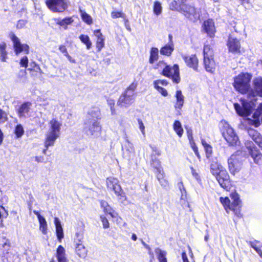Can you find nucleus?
I'll return each instance as SVG.
<instances>
[{"instance_id": "f257e3e1", "label": "nucleus", "mask_w": 262, "mask_h": 262, "mask_svg": "<svg viewBox=\"0 0 262 262\" xmlns=\"http://www.w3.org/2000/svg\"><path fill=\"white\" fill-rule=\"evenodd\" d=\"M230 197L232 202L228 197H220V201L226 213L229 214L230 212H232L237 217H241L242 216L241 213L242 203L239 195L235 192L232 193L230 194Z\"/></svg>"}, {"instance_id": "f03ea898", "label": "nucleus", "mask_w": 262, "mask_h": 262, "mask_svg": "<svg viewBox=\"0 0 262 262\" xmlns=\"http://www.w3.org/2000/svg\"><path fill=\"white\" fill-rule=\"evenodd\" d=\"M210 170L212 174L215 176L217 181L222 187L226 190L230 188L229 176L227 171L224 169L221 165L217 163L216 160L212 161L210 165Z\"/></svg>"}, {"instance_id": "7ed1b4c3", "label": "nucleus", "mask_w": 262, "mask_h": 262, "mask_svg": "<svg viewBox=\"0 0 262 262\" xmlns=\"http://www.w3.org/2000/svg\"><path fill=\"white\" fill-rule=\"evenodd\" d=\"M61 123L55 119L50 121L49 130L46 134V146H53L55 141L60 136Z\"/></svg>"}, {"instance_id": "20e7f679", "label": "nucleus", "mask_w": 262, "mask_h": 262, "mask_svg": "<svg viewBox=\"0 0 262 262\" xmlns=\"http://www.w3.org/2000/svg\"><path fill=\"white\" fill-rule=\"evenodd\" d=\"M252 75L248 73H241L234 78L233 86L241 94H246L250 89Z\"/></svg>"}, {"instance_id": "39448f33", "label": "nucleus", "mask_w": 262, "mask_h": 262, "mask_svg": "<svg viewBox=\"0 0 262 262\" xmlns=\"http://www.w3.org/2000/svg\"><path fill=\"white\" fill-rule=\"evenodd\" d=\"M97 112L94 114L89 112L85 121L83 129L88 135L97 136L101 130L99 122L97 121Z\"/></svg>"}, {"instance_id": "423d86ee", "label": "nucleus", "mask_w": 262, "mask_h": 262, "mask_svg": "<svg viewBox=\"0 0 262 262\" xmlns=\"http://www.w3.org/2000/svg\"><path fill=\"white\" fill-rule=\"evenodd\" d=\"M157 66L158 68H163L162 74L164 76L171 78L176 83L180 82L179 68L178 64H174L171 67L166 65L163 61H160Z\"/></svg>"}, {"instance_id": "0eeeda50", "label": "nucleus", "mask_w": 262, "mask_h": 262, "mask_svg": "<svg viewBox=\"0 0 262 262\" xmlns=\"http://www.w3.org/2000/svg\"><path fill=\"white\" fill-rule=\"evenodd\" d=\"M214 54L212 49L209 45H205L204 48V64L206 70L213 73L215 69V62L214 60Z\"/></svg>"}, {"instance_id": "6e6552de", "label": "nucleus", "mask_w": 262, "mask_h": 262, "mask_svg": "<svg viewBox=\"0 0 262 262\" xmlns=\"http://www.w3.org/2000/svg\"><path fill=\"white\" fill-rule=\"evenodd\" d=\"M106 183L107 188L114 191L118 201L123 203L126 200V197L119 184L118 180L114 177H109L106 179Z\"/></svg>"}, {"instance_id": "1a4fd4ad", "label": "nucleus", "mask_w": 262, "mask_h": 262, "mask_svg": "<svg viewBox=\"0 0 262 262\" xmlns=\"http://www.w3.org/2000/svg\"><path fill=\"white\" fill-rule=\"evenodd\" d=\"M224 127L223 135L226 141L231 146L238 145L240 142L233 129L227 122H225Z\"/></svg>"}, {"instance_id": "9d476101", "label": "nucleus", "mask_w": 262, "mask_h": 262, "mask_svg": "<svg viewBox=\"0 0 262 262\" xmlns=\"http://www.w3.org/2000/svg\"><path fill=\"white\" fill-rule=\"evenodd\" d=\"M68 0H46L48 9L53 12L62 13L68 7Z\"/></svg>"}, {"instance_id": "9b49d317", "label": "nucleus", "mask_w": 262, "mask_h": 262, "mask_svg": "<svg viewBox=\"0 0 262 262\" xmlns=\"http://www.w3.org/2000/svg\"><path fill=\"white\" fill-rule=\"evenodd\" d=\"M9 37L12 41L14 52L16 55H18L24 52L25 54H29V46L25 43H21L18 37H17L13 32L9 34Z\"/></svg>"}, {"instance_id": "f8f14e48", "label": "nucleus", "mask_w": 262, "mask_h": 262, "mask_svg": "<svg viewBox=\"0 0 262 262\" xmlns=\"http://www.w3.org/2000/svg\"><path fill=\"white\" fill-rule=\"evenodd\" d=\"M240 154L241 152H237L232 155L228 159L229 169L233 174L238 172L242 168V156Z\"/></svg>"}, {"instance_id": "ddd939ff", "label": "nucleus", "mask_w": 262, "mask_h": 262, "mask_svg": "<svg viewBox=\"0 0 262 262\" xmlns=\"http://www.w3.org/2000/svg\"><path fill=\"white\" fill-rule=\"evenodd\" d=\"M181 13L192 22L196 21L200 17L199 11L193 6L187 4L185 3L182 6V10Z\"/></svg>"}, {"instance_id": "4468645a", "label": "nucleus", "mask_w": 262, "mask_h": 262, "mask_svg": "<svg viewBox=\"0 0 262 262\" xmlns=\"http://www.w3.org/2000/svg\"><path fill=\"white\" fill-rule=\"evenodd\" d=\"M234 106L236 113L239 116H248L251 113L252 108L254 106V102L252 100L243 101L242 102V105L238 103H234Z\"/></svg>"}, {"instance_id": "2eb2a0df", "label": "nucleus", "mask_w": 262, "mask_h": 262, "mask_svg": "<svg viewBox=\"0 0 262 262\" xmlns=\"http://www.w3.org/2000/svg\"><path fill=\"white\" fill-rule=\"evenodd\" d=\"M31 102H26L21 104L17 110L18 117L21 119H25L31 115Z\"/></svg>"}, {"instance_id": "dca6fc26", "label": "nucleus", "mask_w": 262, "mask_h": 262, "mask_svg": "<svg viewBox=\"0 0 262 262\" xmlns=\"http://www.w3.org/2000/svg\"><path fill=\"white\" fill-rule=\"evenodd\" d=\"M227 45L229 52L232 53L239 52L241 49L239 40L232 35L229 36Z\"/></svg>"}, {"instance_id": "f3484780", "label": "nucleus", "mask_w": 262, "mask_h": 262, "mask_svg": "<svg viewBox=\"0 0 262 262\" xmlns=\"http://www.w3.org/2000/svg\"><path fill=\"white\" fill-rule=\"evenodd\" d=\"M178 186L181 192V196L180 198V203L182 207L184 209H189V211H191V209L190 207L189 203L187 199L186 192L183 186L182 182H180L178 184Z\"/></svg>"}, {"instance_id": "a211bd4d", "label": "nucleus", "mask_w": 262, "mask_h": 262, "mask_svg": "<svg viewBox=\"0 0 262 262\" xmlns=\"http://www.w3.org/2000/svg\"><path fill=\"white\" fill-rule=\"evenodd\" d=\"M182 58L188 67L193 69L194 71H198L199 61L195 55L188 56L183 55Z\"/></svg>"}, {"instance_id": "6ab92c4d", "label": "nucleus", "mask_w": 262, "mask_h": 262, "mask_svg": "<svg viewBox=\"0 0 262 262\" xmlns=\"http://www.w3.org/2000/svg\"><path fill=\"white\" fill-rule=\"evenodd\" d=\"M130 86H129L127 90L120 97L118 104L121 106L127 107L129 106L131 102Z\"/></svg>"}, {"instance_id": "aec40b11", "label": "nucleus", "mask_w": 262, "mask_h": 262, "mask_svg": "<svg viewBox=\"0 0 262 262\" xmlns=\"http://www.w3.org/2000/svg\"><path fill=\"white\" fill-rule=\"evenodd\" d=\"M100 206L105 213L109 214L113 219H117L118 213L114 210L106 201H101Z\"/></svg>"}, {"instance_id": "412c9836", "label": "nucleus", "mask_w": 262, "mask_h": 262, "mask_svg": "<svg viewBox=\"0 0 262 262\" xmlns=\"http://www.w3.org/2000/svg\"><path fill=\"white\" fill-rule=\"evenodd\" d=\"M203 27L206 32L210 37H213L215 32L214 23L212 19H209L204 22Z\"/></svg>"}, {"instance_id": "4be33fe9", "label": "nucleus", "mask_w": 262, "mask_h": 262, "mask_svg": "<svg viewBox=\"0 0 262 262\" xmlns=\"http://www.w3.org/2000/svg\"><path fill=\"white\" fill-rule=\"evenodd\" d=\"M249 152L255 163L258 165L262 164V155L256 147H250Z\"/></svg>"}, {"instance_id": "5701e85b", "label": "nucleus", "mask_w": 262, "mask_h": 262, "mask_svg": "<svg viewBox=\"0 0 262 262\" xmlns=\"http://www.w3.org/2000/svg\"><path fill=\"white\" fill-rule=\"evenodd\" d=\"M94 34L97 37L96 49L98 52H100L104 46V37L101 34L100 30H96Z\"/></svg>"}, {"instance_id": "b1692460", "label": "nucleus", "mask_w": 262, "mask_h": 262, "mask_svg": "<svg viewBox=\"0 0 262 262\" xmlns=\"http://www.w3.org/2000/svg\"><path fill=\"white\" fill-rule=\"evenodd\" d=\"M75 250L76 254L82 258L86 257L88 250L82 243H77L75 241Z\"/></svg>"}, {"instance_id": "393cba45", "label": "nucleus", "mask_w": 262, "mask_h": 262, "mask_svg": "<svg viewBox=\"0 0 262 262\" xmlns=\"http://www.w3.org/2000/svg\"><path fill=\"white\" fill-rule=\"evenodd\" d=\"M56 257L58 262H68L66 257V250L62 246H59L56 250Z\"/></svg>"}, {"instance_id": "a878e982", "label": "nucleus", "mask_w": 262, "mask_h": 262, "mask_svg": "<svg viewBox=\"0 0 262 262\" xmlns=\"http://www.w3.org/2000/svg\"><path fill=\"white\" fill-rule=\"evenodd\" d=\"M262 114V103L258 106L257 111L254 113L253 115V120L250 121V123L255 126V127H258L260 124V120L259 117L260 115Z\"/></svg>"}, {"instance_id": "bb28decb", "label": "nucleus", "mask_w": 262, "mask_h": 262, "mask_svg": "<svg viewBox=\"0 0 262 262\" xmlns=\"http://www.w3.org/2000/svg\"><path fill=\"white\" fill-rule=\"evenodd\" d=\"M176 102L174 104L176 109L181 110L184 103V97L182 94L181 91L177 90L175 94Z\"/></svg>"}, {"instance_id": "cd10ccee", "label": "nucleus", "mask_w": 262, "mask_h": 262, "mask_svg": "<svg viewBox=\"0 0 262 262\" xmlns=\"http://www.w3.org/2000/svg\"><path fill=\"white\" fill-rule=\"evenodd\" d=\"M254 93L262 97V78H256L253 81Z\"/></svg>"}, {"instance_id": "c85d7f7f", "label": "nucleus", "mask_w": 262, "mask_h": 262, "mask_svg": "<svg viewBox=\"0 0 262 262\" xmlns=\"http://www.w3.org/2000/svg\"><path fill=\"white\" fill-rule=\"evenodd\" d=\"M248 133L249 136L257 144L262 141V136L256 130L253 129H249L248 130Z\"/></svg>"}, {"instance_id": "c756f323", "label": "nucleus", "mask_w": 262, "mask_h": 262, "mask_svg": "<svg viewBox=\"0 0 262 262\" xmlns=\"http://www.w3.org/2000/svg\"><path fill=\"white\" fill-rule=\"evenodd\" d=\"M174 50L173 43L171 41L169 43L166 45L160 50V53L167 56H170Z\"/></svg>"}, {"instance_id": "7c9ffc66", "label": "nucleus", "mask_w": 262, "mask_h": 262, "mask_svg": "<svg viewBox=\"0 0 262 262\" xmlns=\"http://www.w3.org/2000/svg\"><path fill=\"white\" fill-rule=\"evenodd\" d=\"M54 21L56 24L63 27L64 29H67V26L71 24L73 22V19L72 17H66L62 19L55 18Z\"/></svg>"}, {"instance_id": "2f4dec72", "label": "nucleus", "mask_w": 262, "mask_h": 262, "mask_svg": "<svg viewBox=\"0 0 262 262\" xmlns=\"http://www.w3.org/2000/svg\"><path fill=\"white\" fill-rule=\"evenodd\" d=\"M184 0H182L181 4H179L176 1H172L169 4V8L172 11H176L181 12L182 10V6L184 5Z\"/></svg>"}, {"instance_id": "473e14b6", "label": "nucleus", "mask_w": 262, "mask_h": 262, "mask_svg": "<svg viewBox=\"0 0 262 262\" xmlns=\"http://www.w3.org/2000/svg\"><path fill=\"white\" fill-rule=\"evenodd\" d=\"M111 16L113 18L122 17L124 19V24L126 29L128 30H130L129 21L125 19V15L121 12L113 11L111 13Z\"/></svg>"}, {"instance_id": "72a5a7b5", "label": "nucleus", "mask_w": 262, "mask_h": 262, "mask_svg": "<svg viewBox=\"0 0 262 262\" xmlns=\"http://www.w3.org/2000/svg\"><path fill=\"white\" fill-rule=\"evenodd\" d=\"M152 9L155 15L156 16L161 15L163 11L162 3L158 1H155L153 3Z\"/></svg>"}, {"instance_id": "f704fd0d", "label": "nucleus", "mask_w": 262, "mask_h": 262, "mask_svg": "<svg viewBox=\"0 0 262 262\" xmlns=\"http://www.w3.org/2000/svg\"><path fill=\"white\" fill-rule=\"evenodd\" d=\"M151 165L155 169L156 171L155 172L156 173V174L157 173L163 172V170L161 167L160 162L158 159L151 158Z\"/></svg>"}, {"instance_id": "c9c22d12", "label": "nucleus", "mask_w": 262, "mask_h": 262, "mask_svg": "<svg viewBox=\"0 0 262 262\" xmlns=\"http://www.w3.org/2000/svg\"><path fill=\"white\" fill-rule=\"evenodd\" d=\"M6 43L5 42H0V58L2 61L5 62L7 58V52L6 50Z\"/></svg>"}, {"instance_id": "e433bc0d", "label": "nucleus", "mask_w": 262, "mask_h": 262, "mask_svg": "<svg viewBox=\"0 0 262 262\" xmlns=\"http://www.w3.org/2000/svg\"><path fill=\"white\" fill-rule=\"evenodd\" d=\"M173 128L179 137H181L183 134V129L182 124L179 121H175L173 124Z\"/></svg>"}, {"instance_id": "4c0bfd02", "label": "nucleus", "mask_w": 262, "mask_h": 262, "mask_svg": "<svg viewBox=\"0 0 262 262\" xmlns=\"http://www.w3.org/2000/svg\"><path fill=\"white\" fill-rule=\"evenodd\" d=\"M159 50L157 48H152L150 52V57L149 61L150 63H153L158 60Z\"/></svg>"}, {"instance_id": "58836bf2", "label": "nucleus", "mask_w": 262, "mask_h": 262, "mask_svg": "<svg viewBox=\"0 0 262 262\" xmlns=\"http://www.w3.org/2000/svg\"><path fill=\"white\" fill-rule=\"evenodd\" d=\"M79 38L80 41L86 46L88 50L91 48L92 43L90 40V37L88 35L83 34L80 35Z\"/></svg>"}, {"instance_id": "ea45409f", "label": "nucleus", "mask_w": 262, "mask_h": 262, "mask_svg": "<svg viewBox=\"0 0 262 262\" xmlns=\"http://www.w3.org/2000/svg\"><path fill=\"white\" fill-rule=\"evenodd\" d=\"M157 178L160 183L161 185L163 187H166L168 186V181L165 179V175L164 171L161 173H157L156 174Z\"/></svg>"}, {"instance_id": "a19ab883", "label": "nucleus", "mask_w": 262, "mask_h": 262, "mask_svg": "<svg viewBox=\"0 0 262 262\" xmlns=\"http://www.w3.org/2000/svg\"><path fill=\"white\" fill-rule=\"evenodd\" d=\"M202 144L206 151L207 158H209L212 152V146L208 144L204 139H202Z\"/></svg>"}, {"instance_id": "79ce46f5", "label": "nucleus", "mask_w": 262, "mask_h": 262, "mask_svg": "<svg viewBox=\"0 0 262 262\" xmlns=\"http://www.w3.org/2000/svg\"><path fill=\"white\" fill-rule=\"evenodd\" d=\"M81 16L82 20L88 25L92 23V18L91 16L84 11L80 10Z\"/></svg>"}, {"instance_id": "37998d69", "label": "nucleus", "mask_w": 262, "mask_h": 262, "mask_svg": "<svg viewBox=\"0 0 262 262\" xmlns=\"http://www.w3.org/2000/svg\"><path fill=\"white\" fill-rule=\"evenodd\" d=\"M156 253L158 254V258L159 262H167L166 253L159 249L156 250Z\"/></svg>"}, {"instance_id": "c03bdc74", "label": "nucleus", "mask_w": 262, "mask_h": 262, "mask_svg": "<svg viewBox=\"0 0 262 262\" xmlns=\"http://www.w3.org/2000/svg\"><path fill=\"white\" fill-rule=\"evenodd\" d=\"M30 66L31 68H29L28 70L32 72H35L36 73H41V69L40 67L35 62H31L30 63Z\"/></svg>"}, {"instance_id": "a18cd8bd", "label": "nucleus", "mask_w": 262, "mask_h": 262, "mask_svg": "<svg viewBox=\"0 0 262 262\" xmlns=\"http://www.w3.org/2000/svg\"><path fill=\"white\" fill-rule=\"evenodd\" d=\"M24 133V128L21 125H17L15 129V133L17 137H20Z\"/></svg>"}, {"instance_id": "49530a36", "label": "nucleus", "mask_w": 262, "mask_h": 262, "mask_svg": "<svg viewBox=\"0 0 262 262\" xmlns=\"http://www.w3.org/2000/svg\"><path fill=\"white\" fill-rule=\"evenodd\" d=\"M38 220L39 223L40 228L41 229H47V223L45 218L42 216L38 219Z\"/></svg>"}, {"instance_id": "de8ad7c7", "label": "nucleus", "mask_w": 262, "mask_h": 262, "mask_svg": "<svg viewBox=\"0 0 262 262\" xmlns=\"http://www.w3.org/2000/svg\"><path fill=\"white\" fill-rule=\"evenodd\" d=\"M28 58L26 56H23L19 62L20 67L27 68L28 66Z\"/></svg>"}, {"instance_id": "09e8293b", "label": "nucleus", "mask_w": 262, "mask_h": 262, "mask_svg": "<svg viewBox=\"0 0 262 262\" xmlns=\"http://www.w3.org/2000/svg\"><path fill=\"white\" fill-rule=\"evenodd\" d=\"M189 142L190 146L192 148V149H193V151L194 152L195 155L199 158L200 155L199 153L198 149L195 145L194 140L189 141Z\"/></svg>"}, {"instance_id": "8fccbe9b", "label": "nucleus", "mask_w": 262, "mask_h": 262, "mask_svg": "<svg viewBox=\"0 0 262 262\" xmlns=\"http://www.w3.org/2000/svg\"><path fill=\"white\" fill-rule=\"evenodd\" d=\"M54 224L56 229H63L61 225V222L60 219L57 217L54 218Z\"/></svg>"}, {"instance_id": "3c124183", "label": "nucleus", "mask_w": 262, "mask_h": 262, "mask_svg": "<svg viewBox=\"0 0 262 262\" xmlns=\"http://www.w3.org/2000/svg\"><path fill=\"white\" fill-rule=\"evenodd\" d=\"M155 88L162 95L164 96H167L168 95V93L166 89L163 88L159 85L155 86Z\"/></svg>"}, {"instance_id": "603ef678", "label": "nucleus", "mask_w": 262, "mask_h": 262, "mask_svg": "<svg viewBox=\"0 0 262 262\" xmlns=\"http://www.w3.org/2000/svg\"><path fill=\"white\" fill-rule=\"evenodd\" d=\"M107 104L110 106L111 111L112 115H114L115 114V111L114 108V106L115 105V101L113 99H108L107 100Z\"/></svg>"}, {"instance_id": "864d4df0", "label": "nucleus", "mask_w": 262, "mask_h": 262, "mask_svg": "<svg viewBox=\"0 0 262 262\" xmlns=\"http://www.w3.org/2000/svg\"><path fill=\"white\" fill-rule=\"evenodd\" d=\"M7 120V115L3 111L0 110V123L4 122Z\"/></svg>"}, {"instance_id": "5fc2aeb1", "label": "nucleus", "mask_w": 262, "mask_h": 262, "mask_svg": "<svg viewBox=\"0 0 262 262\" xmlns=\"http://www.w3.org/2000/svg\"><path fill=\"white\" fill-rule=\"evenodd\" d=\"M100 219H101V222L102 223L103 228H108L109 227V223H108L107 219L103 216H101Z\"/></svg>"}, {"instance_id": "6e6d98bb", "label": "nucleus", "mask_w": 262, "mask_h": 262, "mask_svg": "<svg viewBox=\"0 0 262 262\" xmlns=\"http://www.w3.org/2000/svg\"><path fill=\"white\" fill-rule=\"evenodd\" d=\"M27 21L25 20L21 19L19 20L17 24L16 27L18 29H22L27 24Z\"/></svg>"}, {"instance_id": "4d7b16f0", "label": "nucleus", "mask_w": 262, "mask_h": 262, "mask_svg": "<svg viewBox=\"0 0 262 262\" xmlns=\"http://www.w3.org/2000/svg\"><path fill=\"white\" fill-rule=\"evenodd\" d=\"M56 234L58 240L59 242H61V239L63 238V230H56Z\"/></svg>"}, {"instance_id": "13d9d810", "label": "nucleus", "mask_w": 262, "mask_h": 262, "mask_svg": "<svg viewBox=\"0 0 262 262\" xmlns=\"http://www.w3.org/2000/svg\"><path fill=\"white\" fill-rule=\"evenodd\" d=\"M83 238V233L82 232L80 231L79 232L76 233V238L75 239V242L76 241L77 243H81V240Z\"/></svg>"}, {"instance_id": "bf43d9fd", "label": "nucleus", "mask_w": 262, "mask_h": 262, "mask_svg": "<svg viewBox=\"0 0 262 262\" xmlns=\"http://www.w3.org/2000/svg\"><path fill=\"white\" fill-rule=\"evenodd\" d=\"M154 86L159 85V84H161L162 85H166L167 84V82L165 80H159L155 81L154 82Z\"/></svg>"}, {"instance_id": "052dcab7", "label": "nucleus", "mask_w": 262, "mask_h": 262, "mask_svg": "<svg viewBox=\"0 0 262 262\" xmlns=\"http://www.w3.org/2000/svg\"><path fill=\"white\" fill-rule=\"evenodd\" d=\"M59 51L64 54L65 56H67L68 54L67 49L66 47L63 45H61L59 47Z\"/></svg>"}, {"instance_id": "680f3d73", "label": "nucleus", "mask_w": 262, "mask_h": 262, "mask_svg": "<svg viewBox=\"0 0 262 262\" xmlns=\"http://www.w3.org/2000/svg\"><path fill=\"white\" fill-rule=\"evenodd\" d=\"M138 123H139V126L140 129L141 130L142 134L144 135L145 134L144 126L143 125V122L139 120H138Z\"/></svg>"}, {"instance_id": "e2e57ef3", "label": "nucleus", "mask_w": 262, "mask_h": 262, "mask_svg": "<svg viewBox=\"0 0 262 262\" xmlns=\"http://www.w3.org/2000/svg\"><path fill=\"white\" fill-rule=\"evenodd\" d=\"M187 134L189 141L193 140L192 136V132L191 129L188 130L187 131Z\"/></svg>"}, {"instance_id": "0e129e2a", "label": "nucleus", "mask_w": 262, "mask_h": 262, "mask_svg": "<svg viewBox=\"0 0 262 262\" xmlns=\"http://www.w3.org/2000/svg\"><path fill=\"white\" fill-rule=\"evenodd\" d=\"M3 247L4 249L5 253H8L10 247L9 244L7 243L6 242L3 245Z\"/></svg>"}, {"instance_id": "69168bd1", "label": "nucleus", "mask_w": 262, "mask_h": 262, "mask_svg": "<svg viewBox=\"0 0 262 262\" xmlns=\"http://www.w3.org/2000/svg\"><path fill=\"white\" fill-rule=\"evenodd\" d=\"M182 258L183 259V262H189L186 253L185 252H183L182 253Z\"/></svg>"}, {"instance_id": "338daca9", "label": "nucleus", "mask_w": 262, "mask_h": 262, "mask_svg": "<svg viewBox=\"0 0 262 262\" xmlns=\"http://www.w3.org/2000/svg\"><path fill=\"white\" fill-rule=\"evenodd\" d=\"M191 173H192V174L193 175V176L196 179H198L199 175H198V173L196 172V171L194 169V168L193 167H191Z\"/></svg>"}, {"instance_id": "774afa93", "label": "nucleus", "mask_w": 262, "mask_h": 262, "mask_svg": "<svg viewBox=\"0 0 262 262\" xmlns=\"http://www.w3.org/2000/svg\"><path fill=\"white\" fill-rule=\"evenodd\" d=\"M142 243L144 245L145 247L148 250V253L153 256V253H151V249L150 248V247L147 245H146L145 243H144L143 241H142Z\"/></svg>"}]
</instances>
